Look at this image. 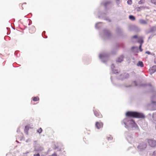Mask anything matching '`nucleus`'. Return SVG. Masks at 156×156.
<instances>
[{
	"label": "nucleus",
	"instance_id": "obj_1",
	"mask_svg": "<svg viewBox=\"0 0 156 156\" xmlns=\"http://www.w3.org/2000/svg\"><path fill=\"white\" fill-rule=\"evenodd\" d=\"M128 117L123 119V123L125 125V127L128 129L131 128L138 129V126L134 121L130 117L135 118H144V115L141 113L136 112H127L126 114Z\"/></svg>",
	"mask_w": 156,
	"mask_h": 156
},
{
	"label": "nucleus",
	"instance_id": "obj_2",
	"mask_svg": "<svg viewBox=\"0 0 156 156\" xmlns=\"http://www.w3.org/2000/svg\"><path fill=\"white\" fill-rule=\"evenodd\" d=\"M101 36L104 39H109L112 36L110 31L107 29L103 30L102 33H100Z\"/></svg>",
	"mask_w": 156,
	"mask_h": 156
},
{
	"label": "nucleus",
	"instance_id": "obj_3",
	"mask_svg": "<svg viewBox=\"0 0 156 156\" xmlns=\"http://www.w3.org/2000/svg\"><path fill=\"white\" fill-rule=\"evenodd\" d=\"M109 54L105 52H101L99 54V58L101 61L105 63L108 59Z\"/></svg>",
	"mask_w": 156,
	"mask_h": 156
},
{
	"label": "nucleus",
	"instance_id": "obj_4",
	"mask_svg": "<svg viewBox=\"0 0 156 156\" xmlns=\"http://www.w3.org/2000/svg\"><path fill=\"white\" fill-rule=\"evenodd\" d=\"M126 139L130 143H132L134 142V139L132 135L130 133L126 131L124 133Z\"/></svg>",
	"mask_w": 156,
	"mask_h": 156
},
{
	"label": "nucleus",
	"instance_id": "obj_5",
	"mask_svg": "<svg viewBox=\"0 0 156 156\" xmlns=\"http://www.w3.org/2000/svg\"><path fill=\"white\" fill-rule=\"evenodd\" d=\"M147 146V144L144 142H142L137 146V149L138 151H143L145 149Z\"/></svg>",
	"mask_w": 156,
	"mask_h": 156
},
{
	"label": "nucleus",
	"instance_id": "obj_6",
	"mask_svg": "<svg viewBox=\"0 0 156 156\" xmlns=\"http://www.w3.org/2000/svg\"><path fill=\"white\" fill-rule=\"evenodd\" d=\"M37 141H35L34 151L36 152L39 153L44 150L43 147L39 145H36L35 144L37 143Z\"/></svg>",
	"mask_w": 156,
	"mask_h": 156
},
{
	"label": "nucleus",
	"instance_id": "obj_7",
	"mask_svg": "<svg viewBox=\"0 0 156 156\" xmlns=\"http://www.w3.org/2000/svg\"><path fill=\"white\" fill-rule=\"evenodd\" d=\"M129 77V75L128 73H124L121 74L119 76L117 77V79L118 80H122L128 78Z\"/></svg>",
	"mask_w": 156,
	"mask_h": 156
},
{
	"label": "nucleus",
	"instance_id": "obj_8",
	"mask_svg": "<svg viewBox=\"0 0 156 156\" xmlns=\"http://www.w3.org/2000/svg\"><path fill=\"white\" fill-rule=\"evenodd\" d=\"M98 17L100 19H102L109 22H111V21L109 18L106 16V14L105 13H102L100 15H99Z\"/></svg>",
	"mask_w": 156,
	"mask_h": 156
},
{
	"label": "nucleus",
	"instance_id": "obj_9",
	"mask_svg": "<svg viewBox=\"0 0 156 156\" xmlns=\"http://www.w3.org/2000/svg\"><path fill=\"white\" fill-rule=\"evenodd\" d=\"M151 103L150 105L151 106H156V95H153L151 97Z\"/></svg>",
	"mask_w": 156,
	"mask_h": 156
},
{
	"label": "nucleus",
	"instance_id": "obj_10",
	"mask_svg": "<svg viewBox=\"0 0 156 156\" xmlns=\"http://www.w3.org/2000/svg\"><path fill=\"white\" fill-rule=\"evenodd\" d=\"M149 145L151 147H154L156 145V141L152 139H148L147 141Z\"/></svg>",
	"mask_w": 156,
	"mask_h": 156
},
{
	"label": "nucleus",
	"instance_id": "obj_11",
	"mask_svg": "<svg viewBox=\"0 0 156 156\" xmlns=\"http://www.w3.org/2000/svg\"><path fill=\"white\" fill-rule=\"evenodd\" d=\"M131 28L133 29V30L136 32H139L141 30L140 28L139 27L136 26H130L129 27V30H131Z\"/></svg>",
	"mask_w": 156,
	"mask_h": 156
},
{
	"label": "nucleus",
	"instance_id": "obj_12",
	"mask_svg": "<svg viewBox=\"0 0 156 156\" xmlns=\"http://www.w3.org/2000/svg\"><path fill=\"white\" fill-rule=\"evenodd\" d=\"M115 67L113 64H112L111 66V68L112 69V72L111 73L115 74H117L119 73L118 70L115 69Z\"/></svg>",
	"mask_w": 156,
	"mask_h": 156
},
{
	"label": "nucleus",
	"instance_id": "obj_13",
	"mask_svg": "<svg viewBox=\"0 0 156 156\" xmlns=\"http://www.w3.org/2000/svg\"><path fill=\"white\" fill-rule=\"evenodd\" d=\"M93 111L94 114L96 116L99 118H101L102 117V115L100 114L98 110H96L94 109L93 110Z\"/></svg>",
	"mask_w": 156,
	"mask_h": 156
},
{
	"label": "nucleus",
	"instance_id": "obj_14",
	"mask_svg": "<svg viewBox=\"0 0 156 156\" xmlns=\"http://www.w3.org/2000/svg\"><path fill=\"white\" fill-rule=\"evenodd\" d=\"M133 84H134L135 86L138 87H145L147 85V84L144 83L140 84H138L136 81H134L133 83Z\"/></svg>",
	"mask_w": 156,
	"mask_h": 156
},
{
	"label": "nucleus",
	"instance_id": "obj_15",
	"mask_svg": "<svg viewBox=\"0 0 156 156\" xmlns=\"http://www.w3.org/2000/svg\"><path fill=\"white\" fill-rule=\"evenodd\" d=\"M103 123L101 122H96L95 124V126L98 129H100L102 127Z\"/></svg>",
	"mask_w": 156,
	"mask_h": 156
},
{
	"label": "nucleus",
	"instance_id": "obj_16",
	"mask_svg": "<svg viewBox=\"0 0 156 156\" xmlns=\"http://www.w3.org/2000/svg\"><path fill=\"white\" fill-rule=\"evenodd\" d=\"M149 71L151 74L156 72V65L153 66L149 70Z\"/></svg>",
	"mask_w": 156,
	"mask_h": 156
},
{
	"label": "nucleus",
	"instance_id": "obj_17",
	"mask_svg": "<svg viewBox=\"0 0 156 156\" xmlns=\"http://www.w3.org/2000/svg\"><path fill=\"white\" fill-rule=\"evenodd\" d=\"M103 25V23L102 22H99L96 23L95 25V28L96 29H99L102 27Z\"/></svg>",
	"mask_w": 156,
	"mask_h": 156
},
{
	"label": "nucleus",
	"instance_id": "obj_18",
	"mask_svg": "<svg viewBox=\"0 0 156 156\" xmlns=\"http://www.w3.org/2000/svg\"><path fill=\"white\" fill-rule=\"evenodd\" d=\"M123 55H121L117 58V60L116 61V62H121L122 61H123Z\"/></svg>",
	"mask_w": 156,
	"mask_h": 156
},
{
	"label": "nucleus",
	"instance_id": "obj_19",
	"mask_svg": "<svg viewBox=\"0 0 156 156\" xmlns=\"http://www.w3.org/2000/svg\"><path fill=\"white\" fill-rule=\"evenodd\" d=\"M140 24L142 25H146L147 24V22L142 19H140L139 20Z\"/></svg>",
	"mask_w": 156,
	"mask_h": 156
},
{
	"label": "nucleus",
	"instance_id": "obj_20",
	"mask_svg": "<svg viewBox=\"0 0 156 156\" xmlns=\"http://www.w3.org/2000/svg\"><path fill=\"white\" fill-rule=\"evenodd\" d=\"M137 66H140L141 67H144V64L142 61H139L137 64Z\"/></svg>",
	"mask_w": 156,
	"mask_h": 156
},
{
	"label": "nucleus",
	"instance_id": "obj_21",
	"mask_svg": "<svg viewBox=\"0 0 156 156\" xmlns=\"http://www.w3.org/2000/svg\"><path fill=\"white\" fill-rule=\"evenodd\" d=\"M112 3V2L111 1H107L106 2H105L104 4V5L105 7V9L106 8L108 5L109 4Z\"/></svg>",
	"mask_w": 156,
	"mask_h": 156
},
{
	"label": "nucleus",
	"instance_id": "obj_22",
	"mask_svg": "<svg viewBox=\"0 0 156 156\" xmlns=\"http://www.w3.org/2000/svg\"><path fill=\"white\" fill-rule=\"evenodd\" d=\"M29 130V127L27 126H25L24 129V132L27 135L28 134V131Z\"/></svg>",
	"mask_w": 156,
	"mask_h": 156
},
{
	"label": "nucleus",
	"instance_id": "obj_23",
	"mask_svg": "<svg viewBox=\"0 0 156 156\" xmlns=\"http://www.w3.org/2000/svg\"><path fill=\"white\" fill-rule=\"evenodd\" d=\"M156 30V27H152L150 29V31L149 33L152 32L154 31H155Z\"/></svg>",
	"mask_w": 156,
	"mask_h": 156
},
{
	"label": "nucleus",
	"instance_id": "obj_24",
	"mask_svg": "<svg viewBox=\"0 0 156 156\" xmlns=\"http://www.w3.org/2000/svg\"><path fill=\"white\" fill-rule=\"evenodd\" d=\"M111 80L112 82V83L113 84H114V85H115L116 86H120V84H116L114 83L113 80L112 78V76H111Z\"/></svg>",
	"mask_w": 156,
	"mask_h": 156
},
{
	"label": "nucleus",
	"instance_id": "obj_25",
	"mask_svg": "<svg viewBox=\"0 0 156 156\" xmlns=\"http://www.w3.org/2000/svg\"><path fill=\"white\" fill-rule=\"evenodd\" d=\"M129 19L132 21H133L135 20V17L133 15H130L129 16Z\"/></svg>",
	"mask_w": 156,
	"mask_h": 156
},
{
	"label": "nucleus",
	"instance_id": "obj_26",
	"mask_svg": "<svg viewBox=\"0 0 156 156\" xmlns=\"http://www.w3.org/2000/svg\"><path fill=\"white\" fill-rule=\"evenodd\" d=\"M116 31L118 34H120L121 33V28L119 27H117L116 28Z\"/></svg>",
	"mask_w": 156,
	"mask_h": 156
},
{
	"label": "nucleus",
	"instance_id": "obj_27",
	"mask_svg": "<svg viewBox=\"0 0 156 156\" xmlns=\"http://www.w3.org/2000/svg\"><path fill=\"white\" fill-rule=\"evenodd\" d=\"M138 42L139 43H140V44H142L144 42V41L143 40L142 37H140L139 39L138 40Z\"/></svg>",
	"mask_w": 156,
	"mask_h": 156
},
{
	"label": "nucleus",
	"instance_id": "obj_28",
	"mask_svg": "<svg viewBox=\"0 0 156 156\" xmlns=\"http://www.w3.org/2000/svg\"><path fill=\"white\" fill-rule=\"evenodd\" d=\"M33 101H39V97H34L33 98Z\"/></svg>",
	"mask_w": 156,
	"mask_h": 156
},
{
	"label": "nucleus",
	"instance_id": "obj_29",
	"mask_svg": "<svg viewBox=\"0 0 156 156\" xmlns=\"http://www.w3.org/2000/svg\"><path fill=\"white\" fill-rule=\"evenodd\" d=\"M42 130L41 128H40L37 131V133L40 134L42 132Z\"/></svg>",
	"mask_w": 156,
	"mask_h": 156
},
{
	"label": "nucleus",
	"instance_id": "obj_30",
	"mask_svg": "<svg viewBox=\"0 0 156 156\" xmlns=\"http://www.w3.org/2000/svg\"><path fill=\"white\" fill-rule=\"evenodd\" d=\"M107 139L108 140H111L113 139V137L110 135L107 137Z\"/></svg>",
	"mask_w": 156,
	"mask_h": 156
},
{
	"label": "nucleus",
	"instance_id": "obj_31",
	"mask_svg": "<svg viewBox=\"0 0 156 156\" xmlns=\"http://www.w3.org/2000/svg\"><path fill=\"white\" fill-rule=\"evenodd\" d=\"M45 31H44L42 33V37H44V38H47V36H46L45 35Z\"/></svg>",
	"mask_w": 156,
	"mask_h": 156
},
{
	"label": "nucleus",
	"instance_id": "obj_32",
	"mask_svg": "<svg viewBox=\"0 0 156 156\" xmlns=\"http://www.w3.org/2000/svg\"><path fill=\"white\" fill-rule=\"evenodd\" d=\"M116 3L118 6H119V5L120 4V1L119 0H116Z\"/></svg>",
	"mask_w": 156,
	"mask_h": 156
},
{
	"label": "nucleus",
	"instance_id": "obj_33",
	"mask_svg": "<svg viewBox=\"0 0 156 156\" xmlns=\"http://www.w3.org/2000/svg\"><path fill=\"white\" fill-rule=\"evenodd\" d=\"M127 3L128 5H130L132 4V1L131 0H128L127 1Z\"/></svg>",
	"mask_w": 156,
	"mask_h": 156
},
{
	"label": "nucleus",
	"instance_id": "obj_34",
	"mask_svg": "<svg viewBox=\"0 0 156 156\" xmlns=\"http://www.w3.org/2000/svg\"><path fill=\"white\" fill-rule=\"evenodd\" d=\"M151 2L152 3L156 5V0H151Z\"/></svg>",
	"mask_w": 156,
	"mask_h": 156
},
{
	"label": "nucleus",
	"instance_id": "obj_35",
	"mask_svg": "<svg viewBox=\"0 0 156 156\" xmlns=\"http://www.w3.org/2000/svg\"><path fill=\"white\" fill-rule=\"evenodd\" d=\"M142 45L140 44L139 46V48L140 51H142V49L141 48Z\"/></svg>",
	"mask_w": 156,
	"mask_h": 156
},
{
	"label": "nucleus",
	"instance_id": "obj_36",
	"mask_svg": "<svg viewBox=\"0 0 156 156\" xmlns=\"http://www.w3.org/2000/svg\"><path fill=\"white\" fill-rule=\"evenodd\" d=\"M152 156H156V151L153 152Z\"/></svg>",
	"mask_w": 156,
	"mask_h": 156
},
{
	"label": "nucleus",
	"instance_id": "obj_37",
	"mask_svg": "<svg viewBox=\"0 0 156 156\" xmlns=\"http://www.w3.org/2000/svg\"><path fill=\"white\" fill-rule=\"evenodd\" d=\"M132 38H133L137 39V36L136 35H135L133 36Z\"/></svg>",
	"mask_w": 156,
	"mask_h": 156
},
{
	"label": "nucleus",
	"instance_id": "obj_38",
	"mask_svg": "<svg viewBox=\"0 0 156 156\" xmlns=\"http://www.w3.org/2000/svg\"><path fill=\"white\" fill-rule=\"evenodd\" d=\"M31 28L33 29V31H35V27L34 26H32Z\"/></svg>",
	"mask_w": 156,
	"mask_h": 156
},
{
	"label": "nucleus",
	"instance_id": "obj_39",
	"mask_svg": "<svg viewBox=\"0 0 156 156\" xmlns=\"http://www.w3.org/2000/svg\"><path fill=\"white\" fill-rule=\"evenodd\" d=\"M145 53H146L148 55H150L151 54V52L148 51H147Z\"/></svg>",
	"mask_w": 156,
	"mask_h": 156
},
{
	"label": "nucleus",
	"instance_id": "obj_40",
	"mask_svg": "<svg viewBox=\"0 0 156 156\" xmlns=\"http://www.w3.org/2000/svg\"><path fill=\"white\" fill-rule=\"evenodd\" d=\"M40 156V155L39 153H37V154H34V156Z\"/></svg>",
	"mask_w": 156,
	"mask_h": 156
},
{
	"label": "nucleus",
	"instance_id": "obj_41",
	"mask_svg": "<svg viewBox=\"0 0 156 156\" xmlns=\"http://www.w3.org/2000/svg\"><path fill=\"white\" fill-rule=\"evenodd\" d=\"M48 156H57V155L56 154L54 153L52 154L51 155H49Z\"/></svg>",
	"mask_w": 156,
	"mask_h": 156
},
{
	"label": "nucleus",
	"instance_id": "obj_42",
	"mask_svg": "<svg viewBox=\"0 0 156 156\" xmlns=\"http://www.w3.org/2000/svg\"><path fill=\"white\" fill-rule=\"evenodd\" d=\"M125 87H131V85H129L128 86H126V85H125Z\"/></svg>",
	"mask_w": 156,
	"mask_h": 156
},
{
	"label": "nucleus",
	"instance_id": "obj_43",
	"mask_svg": "<svg viewBox=\"0 0 156 156\" xmlns=\"http://www.w3.org/2000/svg\"><path fill=\"white\" fill-rule=\"evenodd\" d=\"M153 37V35H151L149 37H148V39H150V38H151L152 37Z\"/></svg>",
	"mask_w": 156,
	"mask_h": 156
},
{
	"label": "nucleus",
	"instance_id": "obj_44",
	"mask_svg": "<svg viewBox=\"0 0 156 156\" xmlns=\"http://www.w3.org/2000/svg\"><path fill=\"white\" fill-rule=\"evenodd\" d=\"M111 53H112V54H115L116 53V51H115L113 52V51H111Z\"/></svg>",
	"mask_w": 156,
	"mask_h": 156
},
{
	"label": "nucleus",
	"instance_id": "obj_45",
	"mask_svg": "<svg viewBox=\"0 0 156 156\" xmlns=\"http://www.w3.org/2000/svg\"><path fill=\"white\" fill-rule=\"evenodd\" d=\"M30 140V139H28L27 140H26V142H28Z\"/></svg>",
	"mask_w": 156,
	"mask_h": 156
},
{
	"label": "nucleus",
	"instance_id": "obj_46",
	"mask_svg": "<svg viewBox=\"0 0 156 156\" xmlns=\"http://www.w3.org/2000/svg\"><path fill=\"white\" fill-rule=\"evenodd\" d=\"M20 132V129H18L17 130V132Z\"/></svg>",
	"mask_w": 156,
	"mask_h": 156
},
{
	"label": "nucleus",
	"instance_id": "obj_47",
	"mask_svg": "<svg viewBox=\"0 0 156 156\" xmlns=\"http://www.w3.org/2000/svg\"><path fill=\"white\" fill-rule=\"evenodd\" d=\"M28 153H29V152L27 151V152L26 153H24L23 154H28Z\"/></svg>",
	"mask_w": 156,
	"mask_h": 156
},
{
	"label": "nucleus",
	"instance_id": "obj_48",
	"mask_svg": "<svg viewBox=\"0 0 156 156\" xmlns=\"http://www.w3.org/2000/svg\"><path fill=\"white\" fill-rule=\"evenodd\" d=\"M148 85L149 86L151 87H152V86L151 85V84H148Z\"/></svg>",
	"mask_w": 156,
	"mask_h": 156
},
{
	"label": "nucleus",
	"instance_id": "obj_49",
	"mask_svg": "<svg viewBox=\"0 0 156 156\" xmlns=\"http://www.w3.org/2000/svg\"><path fill=\"white\" fill-rule=\"evenodd\" d=\"M152 110H156V109L155 108H152Z\"/></svg>",
	"mask_w": 156,
	"mask_h": 156
},
{
	"label": "nucleus",
	"instance_id": "obj_50",
	"mask_svg": "<svg viewBox=\"0 0 156 156\" xmlns=\"http://www.w3.org/2000/svg\"><path fill=\"white\" fill-rule=\"evenodd\" d=\"M135 47H133L132 48V49H134V48H135Z\"/></svg>",
	"mask_w": 156,
	"mask_h": 156
},
{
	"label": "nucleus",
	"instance_id": "obj_51",
	"mask_svg": "<svg viewBox=\"0 0 156 156\" xmlns=\"http://www.w3.org/2000/svg\"><path fill=\"white\" fill-rule=\"evenodd\" d=\"M141 1H140V2H139V4H141Z\"/></svg>",
	"mask_w": 156,
	"mask_h": 156
},
{
	"label": "nucleus",
	"instance_id": "obj_52",
	"mask_svg": "<svg viewBox=\"0 0 156 156\" xmlns=\"http://www.w3.org/2000/svg\"><path fill=\"white\" fill-rule=\"evenodd\" d=\"M117 46L118 47H120V46L119 45H117Z\"/></svg>",
	"mask_w": 156,
	"mask_h": 156
},
{
	"label": "nucleus",
	"instance_id": "obj_53",
	"mask_svg": "<svg viewBox=\"0 0 156 156\" xmlns=\"http://www.w3.org/2000/svg\"><path fill=\"white\" fill-rule=\"evenodd\" d=\"M16 51H15V54L16 55Z\"/></svg>",
	"mask_w": 156,
	"mask_h": 156
},
{
	"label": "nucleus",
	"instance_id": "obj_54",
	"mask_svg": "<svg viewBox=\"0 0 156 156\" xmlns=\"http://www.w3.org/2000/svg\"><path fill=\"white\" fill-rule=\"evenodd\" d=\"M23 4H26V3H24Z\"/></svg>",
	"mask_w": 156,
	"mask_h": 156
},
{
	"label": "nucleus",
	"instance_id": "obj_55",
	"mask_svg": "<svg viewBox=\"0 0 156 156\" xmlns=\"http://www.w3.org/2000/svg\"><path fill=\"white\" fill-rule=\"evenodd\" d=\"M30 24H31V23H29V25H30Z\"/></svg>",
	"mask_w": 156,
	"mask_h": 156
},
{
	"label": "nucleus",
	"instance_id": "obj_56",
	"mask_svg": "<svg viewBox=\"0 0 156 156\" xmlns=\"http://www.w3.org/2000/svg\"><path fill=\"white\" fill-rule=\"evenodd\" d=\"M16 142H18V141H17V140H16Z\"/></svg>",
	"mask_w": 156,
	"mask_h": 156
},
{
	"label": "nucleus",
	"instance_id": "obj_57",
	"mask_svg": "<svg viewBox=\"0 0 156 156\" xmlns=\"http://www.w3.org/2000/svg\"><path fill=\"white\" fill-rule=\"evenodd\" d=\"M29 20V21H31L30 20Z\"/></svg>",
	"mask_w": 156,
	"mask_h": 156
}]
</instances>
